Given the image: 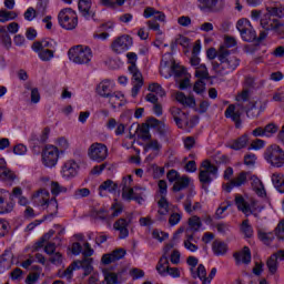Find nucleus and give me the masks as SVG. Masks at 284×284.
Returning <instances> with one entry per match:
<instances>
[{"mask_svg":"<svg viewBox=\"0 0 284 284\" xmlns=\"http://www.w3.org/2000/svg\"><path fill=\"white\" fill-rule=\"evenodd\" d=\"M187 223L191 232L193 233L199 232L201 227H203V222H201V217H199L197 215L191 216Z\"/></svg>","mask_w":284,"mask_h":284,"instance_id":"obj_40","label":"nucleus"},{"mask_svg":"<svg viewBox=\"0 0 284 284\" xmlns=\"http://www.w3.org/2000/svg\"><path fill=\"white\" fill-rule=\"evenodd\" d=\"M131 219H123L120 217L118 221L114 222L113 224V230L116 232H120L119 239H128L130 236V231L128 227L130 226Z\"/></svg>","mask_w":284,"mask_h":284,"instance_id":"obj_16","label":"nucleus"},{"mask_svg":"<svg viewBox=\"0 0 284 284\" xmlns=\"http://www.w3.org/2000/svg\"><path fill=\"white\" fill-rule=\"evenodd\" d=\"M199 8L204 12H219V10H221L219 0H199Z\"/></svg>","mask_w":284,"mask_h":284,"instance_id":"obj_24","label":"nucleus"},{"mask_svg":"<svg viewBox=\"0 0 284 284\" xmlns=\"http://www.w3.org/2000/svg\"><path fill=\"white\" fill-rule=\"evenodd\" d=\"M88 156L95 163H103L108 159V145L94 142L88 149Z\"/></svg>","mask_w":284,"mask_h":284,"instance_id":"obj_7","label":"nucleus"},{"mask_svg":"<svg viewBox=\"0 0 284 284\" xmlns=\"http://www.w3.org/2000/svg\"><path fill=\"white\" fill-rule=\"evenodd\" d=\"M54 41L52 40H42L37 41L32 44V50H54Z\"/></svg>","mask_w":284,"mask_h":284,"instance_id":"obj_37","label":"nucleus"},{"mask_svg":"<svg viewBox=\"0 0 284 284\" xmlns=\"http://www.w3.org/2000/svg\"><path fill=\"white\" fill-rule=\"evenodd\" d=\"M241 230L246 239H252V236H254V229H252V225H250V220H244L242 222Z\"/></svg>","mask_w":284,"mask_h":284,"instance_id":"obj_50","label":"nucleus"},{"mask_svg":"<svg viewBox=\"0 0 284 284\" xmlns=\"http://www.w3.org/2000/svg\"><path fill=\"white\" fill-rule=\"evenodd\" d=\"M195 77L196 79H200L201 81H210V71H207V67L205 64H200L197 68H195Z\"/></svg>","mask_w":284,"mask_h":284,"instance_id":"obj_39","label":"nucleus"},{"mask_svg":"<svg viewBox=\"0 0 284 284\" xmlns=\"http://www.w3.org/2000/svg\"><path fill=\"white\" fill-rule=\"evenodd\" d=\"M17 19V13L14 11L0 10V22L6 23V21H12Z\"/></svg>","mask_w":284,"mask_h":284,"instance_id":"obj_51","label":"nucleus"},{"mask_svg":"<svg viewBox=\"0 0 284 284\" xmlns=\"http://www.w3.org/2000/svg\"><path fill=\"white\" fill-rule=\"evenodd\" d=\"M264 159L272 168H283L284 165V151L281 146L272 144L266 148Z\"/></svg>","mask_w":284,"mask_h":284,"instance_id":"obj_6","label":"nucleus"},{"mask_svg":"<svg viewBox=\"0 0 284 284\" xmlns=\"http://www.w3.org/2000/svg\"><path fill=\"white\" fill-rule=\"evenodd\" d=\"M34 52H37L40 61H52L54 59V50L52 49H32Z\"/></svg>","mask_w":284,"mask_h":284,"instance_id":"obj_35","label":"nucleus"},{"mask_svg":"<svg viewBox=\"0 0 284 284\" xmlns=\"http://www.w3.org/2000/svg\"><path fill=\"white\" fill-rule=\"evenodd\" d=\"M201 168H203V170H201L199 174L200 183H202L203 185H210V183H212L211 174L213 176H216L219 168L212 164V162H210L209 160H204L201 164Z\"/></svg>","mask_w":284,"mask_h":284,"instance_id":"obj_9","label":"nucleus"},{"mask_svg":"<svg viewBox=\"0 0 284 284\" xmlns=\"http://www.w3.org/2000/svg\"><path fill=\"white\" fill-rule=\"evenodd\" d=\"M48 6H50V0H38L36 10L40 17H45V13L48 12Z\"/></svg>","mask_w":284,"mask_h":284,"instance_id":"obj_48","label":"nucleus"},{"mask_svg":"<svg viewBox=\"0 0 284 284\" xmlns=\"http://www.w3.org/2000/svg\"><path fill=\"white\" fill-rule=\"evenodd\" d=\"M39 11H37V9L30 7L27 9V11L24 12V19L27 21H33V19H37V17H39Z\"/></svg>","mask_w":284,"mask_h":284,"instance_id":"obj_57","label":"nucleus"},{"mask_svg":"<svg viewBox=\"0 0 284 284\" xmlns=\"http://www.w3.org/2000/svg\"><path fill=\"white\" fill-rule=\"evenodd\" d=\"M266 14L270 17H277V19H283L284 17V8L281 6V3L275 2L272 6L266 7Z\"/></svg>","mask_w":284,"mask_h":284,"instance_id":"obj_29","label":"nucleus"},{"mask_svg":"<svg viewBox=\"0 0 284 284\" xmlns=\"http://www.w3.org/2000/svg\"><path fill=\"white\" fill-rule=\"evenodd\" d=\"M263 110H265V106H263L262 104L258 105V102H250L246 110V116L248 119H256L260 116Z\"/></svg>","mask_w":284,"mask_h":284,"instance_id":"obj_26","label":"nucleus"},{"mask_svg":"<svg viewBox=\"0 0 284 284\" xmlns=\"http://www.w3.org/2000/svg\"><path fill=\"white\" fill-rule=\"evenodd\" d=\"M226 119H232L235 122V128H241V111H236L234 104H230L224 112Z\"/></svg>","mask_w":284,"mask_h":284,"instance_id":"obj_21","label":"nucleus"},{"mask_svg":"<svg viewBox=\"0 0 284 284\" xmlns=\"http://www.w3.org/2000/svg\"><path fill=\"white\" fill-rule=\"evenodd\" d=\"M235 205L240 212H243V214H250L252 212V209L250 207V203L245 201V197L241 194H235Z\"/></svg>","mask_w":284,"mask_h":284,"instance_id":"obj_30","label":"nucleus"},{"mask_svg":"<svg viewBox=\"0 0 284 284\" xmlns=\"http://www.w3.org/2000/svg\"><path fill=\"white\" fill-rule=\"evenodd\" d=\"M92 258L91 257H84L81 261H74L73 265H75L77 270H84L83 276H90L92 274Z\"/></svg>","mask_w":284,"mask_h":284,"instance_id":"obj_22","label":"nucleus"},{"mask_svg":"<svg viewBox=\"0 0 284 284\" xmlns=\"http://www.w3.org/2000/svg\"><path fill=\"white\" fill-rule=\"evenodd\" d=\"M148 90H149V92L158 94V97H161V98L165 97V94H166L165 89L156 82H153V83L149 84Z\"/></svg>","mask_w":284,"mask_h":284,"instance_id":"obj_46","label":"nucleus"},{"mask_svg":"<svg viewBox=\"0 0 284 284\" xmlns=\"http://www.w3.org/2000/svg\"><path fill=\"white\" fill-rule=\"evenodd\" d=\"M58 21L64 30H74L79 26V17L72 8L62 9L58 14Z\"/></svg>","mask_w":284,"mask_h":284,"instance_id":"obj_5","label":"nucleus"},{"mask_svg":"<svg viewBox=\"0 0 284 284\" xmlns=\"http://www.w3.org/2000/svg\"><path fill=\"white\" fill-rule=\"evenodd\" d=\"M173 121L180 130H185V128H193L192 120L189 118L187 112H183L180 108L173 106L170 109Z\"/></svg>","mask_w":284,"mask_h":284,"instance_id":"obj_11","label":"nucleus"},{"mask_svg":"<svg viewBox=\"0 0 284 284\" xmlns=\"http://www.w3.org/2000/svg\"><path fill=\"white\" fill-rule=\"evenodd\" d=\"M168 265H170V261L168 260V255L164 254L156 265V271L161 276H165V274H168Z\"/></svg>","mask_w":284,"mask_h":284,"instance_id":"obj_41","label":"nucleus"},{"mask_svg":"<svg viewBox=\"0 0 284 284\" xmlns=\"http://www.w3.org/2000/svg\"><path fill=\"white\" fill-rule=\"evenodd\" d=\"M110 80H103L97 87V93L103 99H108L109 95L112 94Z\"/></svg>","mask_w":284,"mask_h":284,"instance_id":"obj_28","label":"nucleus"},{"mask_svg":"<svg viewBox=\"0 0 284 284\" xmlns=\"http://www.w3.org/2000/svg\"><path fill=\"white\" fill-rule=\"evenodd\" d=\"M65 192H68V189L65 186H62L61 184H59V182H51V194L53 195V197L59 196V194Z\"/></svg>","mask_w":284,"mask_h":284,"instance_id":"obj_49","label":"nucleus"},{"mask_svg":"<svg viewBox=\"0 0 284 284\" xmlns=\"http://www.w3.org/2000/svg\"><path fill=\"white\" fill-rule=\"evenodd\" d=\"M42 210L48 212V214L44 215L43 221H48V219H54V216L59 214V201H57V197H51L45 203V205L42 206Z\"/></svg>","mask_w":284,"mask_h":284,"instance_id":"obj_17","label":"nucleus"},{"mask_svg":"<svg viewBox=\"0 0 284 284\" xmlns=\"http://www.w3.org/2000/svg\"><path fill=\"white\" fill-rule=\"evenodd\" d=\"M42 163L44 168H55L59 163V149L54 145H47L42 150Z\"/></svg>","mask_w":284,"mask_h":284,"instance_id":"obj_10","label":"nucleus"},{"mask_svg":"<svg viewBox=\"0 0 284 284\" xmlns=\"http://www.w3.org/2000/svg\"><path fill=\"white\" fill-rule=\"evenodd\" d=\"M272 183L274 187L281 192V194H284V174L283 173H273Z\"/></svg>","mask_w":284,"mask_h":284,"instance_id":"obj_36","label":"nucleus"},{"mask_svg":"<svg viewBox=\"0 0 284 284\" xmlns=\"http://www.w3.org/2000/svg\"><path fill=\"white\" fill-rule=\"evenodd\" d=\"M266 265L271 274H276V272L278 271V260L276 258V255L272 254L268 257Z\"/></svg>","mask_w":284,"mask_h":284,"instance_id":"obj_45","label":"nucleus"},{"mask_svg":"<svg viewBox=\"0 0 284 284\" xmlns=\"http://www.w3.org/2000/svg\"><path fill=\"white\" fill-rule=\"evenodd\" d=\"M106 99H109V103L112 108H121L124 105L125 95L121 93V91H115L111 93Z\"/></svg>","mask_w":284,"mask_h":284,"instance_id":"obj_27","label":"nucleus"},{"mask_svg":"<svg viewBox=\"0 0 284 284\" xmlns=\"http://www.w3.org/2000/svg\"><path fill=\"white\" fill-rule=\"evenodd\" d=\"M129 72L132 74L133 81L135 83H142L143 84V74L141 71H139V68H136V64L129 65Z\"/></svg>","mask_w":284,"mask_h":284,"instance_id":"obj_44","label":"nucleus"},{"mask_svg":"<svg viewBox=\"0 0 284 284\" xmlns=\"http://www.w3.org/2000/svg\"><path fill=\"white\" fill-rule=\"evenodd\" d=\"M135 134H138L139 139L142 141H150L152 139V134H150V124L143 123L142 125H136Z\"/></svg>","mask_w":284,"mask_h":284,"instance_id":"obj_32","label":"nucleus"},{"mask_svg":"<svg viewBox=\"0 0 284 284\" xmlns=\"http://www.w3.org/2000/svg\"><path fill=\"white\" fill-rule=\"evenodd\" d=\"M70 61L78 65H88L92 61V49L85 45H75L68 52Z\"/></svg>","mask_w":284,"mask_h":284,"instance_id":"obj_3","label":"nucleus"},{"mask_svg":"<svg viewBox=\"0 0 284 284\" xmlns=\"http://www.w3.org/2000/svg\"><path fill=\"white\" fill-rule=\"evenodd\" d=\"M251 19L253 21H260V26L264 30L260 32L258 41H265L267 39V32H274L277 37H284V24L281 20L268 16L266 12L263 13L261 10H252Z\"/></svg>","mask_w":284,"mask_h":284,"instance_id":"obj_1","label":"nucleus"},{"mask_svg":"<svg viewBox=\"0 0 284 284\" xmlns=\"http://www.w3.org/2000/svg\"><path fill=\"white\" fill-rule=\"evenodd\" d=\"M10 230V224L3 220H0V239H3Z\"/></svg>","mask_w":284,"mask_h":284,"instance_id":"obj_62","label":"nucleus"},{"mask_svg":"<svg viewBox=\"0 0 284 284\" xmlns=\"http://www.w3.org/2000/svg\"><path fill=\"white\" fill-rule=\"evenodd\" d=\"M4 174H0L2 181H14V179H17V175L10 169H4Z\"/></svg>","mask_w":284,"mask_h":284,"instance_id":"obj_61","label":"nucleus"},{"mask_svg":"<svg viewBox=\"0 0 284 284\" xmlns=\"http://www.w3.org/2000/svg\"><path fill=\"white\" fill-rule=\"evenodd\" d=\"M233 257L237 263H244L245 265H250L252 263V251L247 246H244L242 252H236L233 254Z\"/></svg>","mask_w":284,"mask_h":284,"instance_id":"obj_23","label":"nucleus"},{"mask_svg":"<svg viewBox=\"0 0 284 284\" xmlns=\"http://www.w3.org/2000/svg\"><path fill=\"white\" fill-rule=\"evenodd\" d=\"M12 207H13L12 204L6 201L3 193H1L0 191V214H10V211L12 210Z\"/></svg>","mask_w":284,"mask_h":284,"instance_id":"obj_47","label":"nucleus"},{"mask_svg":"<svg viewBox=\"0 0 284 284\" xmlns=\"http://www.w3.org/2000/svg\"><path fill=\"white\" fill-rule=\"evenodd\" d=\"M79 174V164L74 160H68L61 170L63 179H74Z\"/></svg>","mask_w":284,"mask_h":284,"instance_id":"obj_15","label":"nucleus"},{"mask_svg":"<svg viewBox=\"0 0 284 284\" xmlns=\"http://www.w3.org/2000/svg\"><path fill=\"white\" fill-rule=\"evenodd\" d=\"M90 195V189L83 187V189H78L73 193L74 199H87V196Z\"/></svg>","mask_w":284,"mask_h":284,"instance_id":"obj_58","label":"nucleus"},{"mask_svg":"<svg viewBox=\"0 0 284 284\" xmlns=\"http://www.w3.org/2000/svg\"><path fill=\"white\" fill-rule=\"evenodd\" d=\"M49 261L53 265H61L63 263V255L59 252L52 253Z\"/></svg>","mask_w":284,"mask_h":284,"instance_id":"obj_59","label":"nucleus"},{"mask_svg":"<svg viewBox=\"0 0 284 284\" xmlns=\"http://www.w3.org/2000/svg\"><path fill=\"white\" fill-rule=\"evenodd\" d=\"M278 239L280 241H284V220L280 221L274 232H267L265 229H257V239L264 245H272L274 239Z\"/></svg>","mask_w":284,"mask_h":284,"instance_id":"obj_4","label":"nucleus"},{"mask_svg":"<svg viewBox=\"0 0 284 284\" xmlns=\"http://www.w3.org/2000/svg\"><path fill=\"white\" fill-rule=\"evenodd\" d=\"M138 193L134 192V189L132 187H125L122 186V199H124V201H132L134 199V195H136Z\"/></svg>","mask_w":284,"mask_h":284,"instance_id":"obj_54","label":"nucleus"},{"mask_svg":"<svg viewBox=\"0 0 284 284\" xmlns=\"http://www.w3.org/2000/svg\"><path fill=\"white\" fill-rule=\"evenodd\" d=\"M48 136H50V128L49 126L43 129L40 140H39V138H37V135H32L31 141L33 142V148H37V145H39V143H45V141H48Z\"/></svg>","mask_w":284,"mask_h":284,"instance_id":"obj_43","label":"nucleus"},{"mask_svg":"<svg viewBox=\"0 0 284 284\" xmlns=\"http://www.w3.org/2000/svg\"><path fill=\"white\" fill-rule=\"evenodd\" d=\"M236 28L241 33L243 41L252 42L258 41V37L256 36V31L252 28V23L247 19H241L236 23Z\"/></svg>","mask_w":284,"mask_h":284,"instance_id":"obj_8","label":"nucleus"},{"mask_svg":"<svg viewBox=\"0 0 284 284\" xmlns=\"http://www.w3.org/2000/svg\"><path fill=\"white\" fill-rule=\"evenodd\" d=\"M245 183H247V172L243 171L226 184L225 192L230 193L233 187H241Z\"/></svg>","mask_w":284,"mask_h":284,"instance_id":"obj_20","label":"nucleus"},{"mask_svg":"<svg viewBox=\"0 0 284 284\" xmlns=\"http://www.w3.org/2000/svg\"><path fill=\"white\" fill-rule=\"evenodd\" d=\"M190 186V178L187 175H183L173 185V192H181L182 190H186Z\"/></svg>","mask_w":284,"mask_h":284,"instance_id":"obj_38","label":"nucleus"},{"mask_svg":"<svg viewBox=\"0 0 284 284\" xmlns=\"http://www.w3.org/2000/svg\"><path fill=\"white\" fill-rule=\"evenodd\" d=\"M248 141H250V138L247 136V134H243L236 140H233L232 144L229 145V148L231 150H243V148L247 146Z\"/></svg>","mask_w":284,"mask_h":284,"instance_id":"obj_33","label":"nucleus"},{"mask_svg":"<svg viewBox=\"0 0 284 284\" xmlns=\"http://www.w3.org/2000/svg\"><path fill=\"white\" fill-rule=\"evenodd\" d=\"M33 205L42 207L50 200V191L45 189H39L36 191L32 196Z\"/></svg>","mask_w":284,"mask_h":284,"instance_id":"obj_18","label":"nucleus"},{"mask_svg":"<svg viewBox=\"0 0 284 284\" xmlns=\"http://www.w3.org/2000/svg\"><path fill=\"white\" fill-rule=\"evenodd\" d=\"M104 280L106 284H119V275L112 272H104Z\"/></svg>","mask_w":284,"mask_h":284,"instance_id":"obj_56","label":"nucleus"},{"mask_svg":"<svg viewBox=\"0 0 284 284\" xmlns=\"http://www.w3.org/2000/svg\"><path fill=\"white\" fill-rule=\"evenodd\" d=\"M143 17L145 19H150L151 17H154L155 21H165V13L152 7H148L144 9Z\"/></svg>","mask_w":284,"mask_h":284,"instance_id":"obj_31","label":"nucleus"},{"mask_svg":"<svg viewBox=\"0 0 284 284\" xmlns=\"http://www.w3.org/2000/svg\"><path fill=\"white\" fill-rule=\"evenodd\" d=\"M192 278H200L202 284H211L212 278L216 276V267H213L207 276V270H205V265L199 264L197 268H191Z\"/></svg>","mask_w":284,"mask_h":284,"instance_id":"obj_12","label":"nucleus"},{"mask_svg":"<svg viewBox=\"0 0 284 284\" xmlns=\"http://www.w3.org/2000/svg\"><path fill=\"white\" fill-rule=\"evenodd\" d=\"M256 163V154L248 153L244 156V164L245 165H254Z\"/></svg>","mask_w":284,"mask_h":284,"instance_id":"obj_64","label":"nucleus"},{"mask_svg":"<svg viewBox=\"0 0 284 284\" xmlns=\"http://www.w3.org/2000/svg\"><path fill=\"white\" fill-rule=\"evenodd\" d=\"M126 252L123 248H118L113 251L112 253L104 254L102 256V263L103 265H110L111 263H115V261H121L123 256H125Z\"/></svg>","mask_w":284,"mask_h":284,"instance_id":"obj_19","label":"nucleus"},{"mask_svg":"<svg viewBox=\"0 0 284 284\" xmlns=\"http://www.w3.org/2000/svg\"><path fill=\"white\" fill-rule=\"evenodd\" d=\"M171 72H173L175 79H181L182 77H185L186 71L184 67L173 63L171 67Z\"/></svg>","mask_w":284,"mask_h":284,"instance_id":"obj_53","label":"nucleus"},{"mask_svg":"<svg viewBox=\"0 0 284 284\" xmlns=\"http://www.w3.org/2000/svg\"><path fill=\"white\" fill-rule=\"evenodd\" d=\"M181 219H182V216L180 213H173L169 217V224L171 226L179 225V223H181Z\"/></svg>","mask_w":284,"mask_h":284,"instance_id":"obj_63","label":"nucleus"},{"mask_svg":"<svg viewBox=\"0 0 284 284\" xmlns=\"http://www.w3.org/2000/svg\"><path fill=\"white\" fill-rule=\"evenodd\" d=\"M217 60L220 62H212V70L217 77H227V74H232L241 63V60L231 55L230 50L225 49V47L219 49Z\"/></svg>","mask_w":284,"mask_h":284,"instance_id":"obj_2","label":"nucleus"},{"mask_svg":"<svg viewBox=\"0 0 284 284\" xmlns=\"http://www.w3.org/2000/svg\"><path fill=\"white\" fill-rule=\"evenodd\" d=\"M78 10L81 17L87 21L97 17V11L92 9V0H79Z\"/></svg>","mask_w":284,"mask_h":284,"instance_id":"obj_14","label":"nucleus"},{"mask_svg":"<svg viewBox=\"0 0 284 284\" xmlns=\"http://www.w3.org/2000/svg\"><path fill=\"white\" fill-rule=\"evenodd\" d=\"M178 103H181L184 108H196V99L190 95L186 97L183 92H178L175 95Z\"/></svg>","mask_w":284,"mask_h":284,"instance_id":"obj_25","label":"nucleus"},{"mask_svg":"<svg viewBox=\"0 0 284 284\" xmlns=\"http://www.w3.org/2000/svg\"><path fill=\"white\" fill-rule=\"evenodd\" d=\"M116 190H119V184H116L112 180H106L99 186L100 192L106 191L110 192L111 194L116 192Z\"/></svg>","mask_w":284,"mask_h":284,"instance_id":"obj_42","label":"nucleus"},{"mask_svg":"<svg viewBox=\"0 0 284 284\" xmlns=\"http://www.w3.org/2000/svg\"><path fill=\"white\" fill-rule=\"evenodd\" d=\"M0 41L4 48H10L12 45V39L10 38V33H8V31L0 34Z\"/></svg>","mask_w":284,"mask_h":284,"instance_id":"obj_60","label":"nucleus"},{"mask_svg":"<svg viewBox=\"0 0 284 284\" xmlns=\"http://www.w3.org/2000/svg\"><path fill=\"white\" fill-rule=\"evenodd\" d=\"M111 48L116 54H121V52H126V50H130V48H132V37H119L112 42Z\"/></svg>","mask_w":284,"mask_h":284,"instance_id":"obj_13","label":"nucleus"},{"mask_svg":"<svg viewBox=\"0 0 284 284\" xmlns=\"http://www.w3.org/2000/svg\"><path fill=\"white\" fill-rule=\"evenodd\" d=\"M176 45H182V48H189L190 47V38L184 36H179L175 39V42L171 43V48H176Z\"/></svg>","mask_w":284,"mask_h":284,"instance_id":"obj_52","label":"nucleus"},{"mask_svg":"<svg viewBox=\"0 0 284 284\" xmlns=\"http://www.w3.org/2000/svg\"><path fill=\"white\" fill-rule=\"evenodd\" d=\"M212 250L215 256H225V254H227V244H225V242L215 240L212 244Z\"/></svg>","mask_w":284,"mask_h":284,"instance_id":"obj_34","label":"nucleus"},{"mask_svg":"<svg viewBox=\"0 0 284 284\" xmlns=\"http://www.w3.org/2000/svg\"><path fill=\"white\" fill-rule=\"evenodd\" d=\"M277 132H278V126L274 123H268L264 128V134L267 138L274 136V134H276Z\"/></svg>","mask_w":284,"mask_h":284,"instance_id":"obj_55","label":"nucleus"}]
</instances>
